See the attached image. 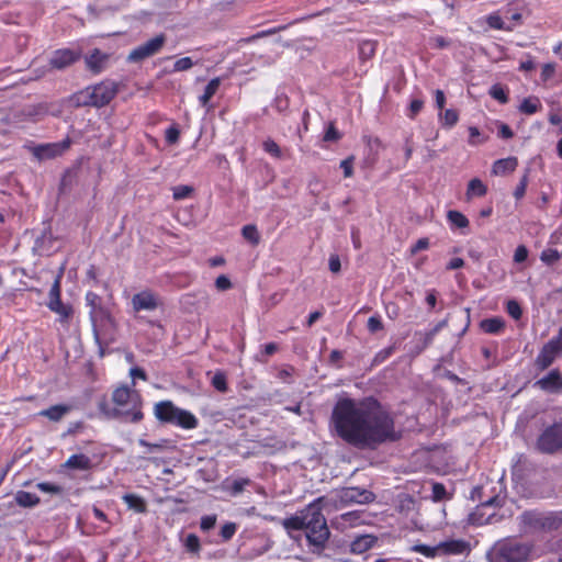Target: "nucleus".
<instances>
[{"instance_id": "79ce46f5", "label": "nucleus", "mask_w": 562, "mask_h": 562, "mask_svg": "<svg viewBox=\"0 0 562 562\" xmlns=\"http://www.w3.org/2000/svg\"><path fill=\"white\" fill-rule=\"evenodd\" d=\"M249 484H250L249 479L241 477V479L234 480L229 487V492L233 496H236V495L240 494L245 490V487Z\"/></svg>"}, {"instance_id": "c9c22d12", "label": "nucleus", "mask_w": 562, "mask_h": 562, "mask_svg": "<svg viewBox=\"0 0 562 562\" xmlns=\"http://www.w3.org/2000/svg\"><path fill=\"white\" fill-rule=\"evenodd\" d=\"M507 90L505 89V87H503L502 85L499 83H495L491 87L490 89V95L499 101L502 104H505L508 102V94H507Z\"/></svg>"}, {"instance_id": "393cba45", "label": "nucleus", "mask_w": 562, "mask_h": 562, "mask_svg": "<svg viewBox=\"0 0 562 562\" xmlns=\"http://www.w3.org/2000/svg\"><path fill=\"white\" fill-rule=\"evenodd\" d=\"M47 305L52 312L60 316L61 322L67 321L72 314V308L69 305H65L60 299L49 300Z\"/></svg>"}, {"instance_id": "aec40b11", "label": "nucleus", "mask_w": 562, "mask_h": 562, "mask_svg": "<svg viewBox=\"0 0 562 562\" xmlns=\"http://www.w3.org/2000/svg\"><path fill=\"white\" fill-rule=\"evenodd\" d=\"M63 467L67 469L88 471L92 468V461L83 453L72 454L67 459Z\"/></svg>"}, {"instance_id": "412c9836", "label": "nucleus", "mask_w": 562, "mask_h": 562, "mask_svg": "<svg viewBox=\"0 0 562 562\" xmlns=\"http://www.w3.org/2000/svg\"><path fill=\"white\" fill-rule=\"evenodd\" d=\"M307 520V507L304 508L300 515L291 516L281 521L282 526L290 532L291 530H305Z\"/></svg>"}, {"instance_id": "13d9d810", "label": "nucleus", "mask_w": 562, "mask_h": 562, "mask_svg": "<svg viewBox=\"0 0 562 562\" xmlns=\"http://www.w3.org/2000/svg\"><path fill=\"white\" fill-rule=\"evenodd\" d=\"M277 349H278V346L274 342H269V344L265 345L263 351L260 356H257V360H259L261 362H266L267 361L266 357L272 356L277 351Z\"/></svg>"}, {"instance_id": "a878e982", "label": "nucleus", "mask_w": 562, "mask_h": 562, "mask_svg": "<svg viewBox=\"0 0 562 562\" xmlns=\"http://www.w3.org/2000/svg\"><path fill=\"white\" fill-rule=\"evenodd\" d=\"M505 326V322L501 317L486 318L481 322V328L487 334H497Z\"/></svg>"}, {"instance_id": "7c9ffc66", "label": "nucleus", "mask_w": 562, "mask_h": 562, "mask_svg": "<svg viewBox=\"0 0 562 562\" xmlns=\"http://www.w3.org/2000/svg\"><path fill=\"white\" fill-rule=\"evenodd\" d=\"M555 357L557 353H554V351L549 350L546 346H543L542 350L537 357L536 362L541 369H546L553 362Z\"/></svg>"}, {"instance_id": "2f4dec72", "label": "nucleus", "mask_w": 562, "mask_h": 562, "mask_svg": "<svg viewBox=\"0 0 562 562\" xmlns=\"http://www.w3.org/2000/svg\"><path fill=\"white\" fill-rule=\"evenodd\" d=\"M447 218L458 228H465L469 226V220L459 211H448Z\"/></svg>"}, {"instance_id": "9d476101", "label": "nucleus", "mask_w": 562, "mask_h": 562, "mask_svg": "<svg viewBox=\"0 0 562 562\" xmlns=\"http://www.w3.org/2000/svg\"><path fill=\"white\" fill-rule=\"evenodd\" d=\"M92 97H94V106L101 108L111 102L117 92L116 83L110 80L102 81L93 87Z\"/></svg>"}, {"instance_id": "ddd939ff", "label": "nucleus", "mask_w": 562, "mask_h": 562, "mask_svg": "<svg viewBox=\"0 0 562 562\" xmlns=\"http://www.w3.org/2000/svg\"><path fill=\"white\" fill-rule=\"evenodd\" d=\"M110 56L98 48L92 49L85 56L86 68L92 74L103 71L109 63Z\"/></svg>"}, {"instance_id": "603ef678", "label": "nucleus", "mask_w": 562, "mask_h": 562, "mask_svg": "<svg viewBox=\"0 0 562 562\" xmlns=\"http://www.w3.org/2000/svg\"><path fill=\"white\" fill-rule=\"evenodd\" d=\"M193 66V61L190 57H183L178 59L173 65V71H186Z\"/></svg>"}, {"instance_id": "6e6552de", "label": "nucleus", "mask_w": 562, "mask_h": 562, "mask_svg": "<svg viewBox=\"0 0 562 562\" xmlns=\"http://www.w3.org/2000/svg\"><path fill=\"white\" fill-rule=\"evenodd\" d=\"M71 140L66 138L59 143H47L40 145H25L32 155L40 161L53 159L60 156L67 149H69Z\"/></svg>"}, {"instance_id": "5fc2aeb1", "label": "nucleus", "mask_w": 562, "mask_h": 562, "mask_svg": "<svg viewBox=\"0 0 562 562\" xmlns=\"http://www.w3.org/2000/svg\"><path fill=\"white\" fill-rule=\"evenodd\" d=\"M340 137H341L340 133L336 130L334 124L330 123L328 125L327 131L325 132V135H324L323 139L325 142H336V140L340 139Z\"/></svg>"}, {"instance_id": "6e6d98bb", "label": "nucleus", "mask_w": 562, "mask_h": 562, "mask_svg": "<svg viewBox=\"0 0 562 562\" xmlns=\"http://www.w3.org/2000/svg\"><path fill=\"white\" fill-rule=\"evenodd\" d=\"M368 330L370 333H376L379 330H382L383 329V324H382V321L379 316H371L369 319H368Z\"/></svg>"}, {"instance_id": "052dcab7", "label": "nucleus", "mask_w": 562, "mask_h": 562, "mask_svg": "<svg viewBox=\"0 0 562 562\" xmlns=\"http://www.w3.org/2000/svg\"><path fill=\"white\" fill-rule=\"evenodd\" d=\"M186 547L191 552H196L200 549V540L199 538L191 533L186 539Z\"/></svg>"}, {"instance_id": "e433bc0d", "label": "nucleus", "mask_w": 562, "mask_h": 562, "mask_svg": "<svg viewBox=\"0 0 562 562\" xmlns=\"http://www.w3.org/2000/svg\"><path fill=\"white\" fill-rule=\"evenodd\" d=\"M412 550L414 552L425 555L426 558L439 557L438 544L437 546L415 544L412 547Z\"/></svg>"}, {"instance_id": "680f3d73", "label": "nucleus", "mask_w": 562, "mask_h": 562, "mask_svg": "<svg viewBox=\"0 0 562 562\" xmlns=\"http://www.w3.org/2000/svg\"><path fill=\"white\" fill-rule=\"evenodd\" d=\"M352 165H353V156H350L340 162V168H342L344 175L346 178H349L352 176V173H353Z\"/></svg>"}, {"instance_id": "4d7b16f0", "label": "nucleus", "mask_w": 562, "mask_h": 562, "mask_svg": "<svg viewBox=\"0 0 562 562\" xmlns=\"http://www.w3.org/2000/svg\"><path fill=\"white\" fill-rule=\"evenodd\" d=\"M215 524H216L215 515L203 516L201 518L200 527L203 531H209L212 528H214Z\"/></svg>"}, {"instance_id": "338daca9", "label": "nucleus", "mask_w": 562, "mask_h": 562, "mask_svg": "<svg viewBox=\"0 0 562 562\" xmlns=\"http://www.w3.org/2000/svg\"><path fill=\"white\" fill-rule=\"evenodd\" d=\"M273 105H274V108L279 112H284L289 108V99H288V97H285V95H278L274 99Z\"/></svg>"}, {"instance_id": "6ab92c4d", "label": "nucleus", "mask_w": 562, "mask_h": 562, "mask_svg": "<svg viewBox=\"0 0 562 562\" xmlns=\"http://www.w3.org/2000/svg\"><path fill=\"white\" fill-rule=\"evenodd\" d=\"M376 542V538L371 535H361L357 537L350 544V552L361 554L371 549Z\"/></svg>"}, {"instance_id": "5701e85b", "label": "nucleus", "mask_w": 562, "mask_h": 562, "mask_svg": "<svg viewBox=\"0 0 562 562\" xmlns=\"http://www.w3.org/2000/svg\"><path fill=\"white\" fill-rule=\"evenodd\" d=\"M70 411L71 406L58 404L41 411L40 415L48 418L52 422H59Z\"/></svg>"}, {"instance_id": "0eeeda50", "label": "nucleus", "mask_w": 562, "mask_h": 562, "mask_svg": "<svg viewBox=\"0 0 562 562\" xmlns=\"http://www.w3.org/2000/svg\"><path fill=\"white\" fill-rule=\"evenodd\" d=\"M537 449L542 453H554L562 448V423L547 427L538 437Z\"/></svg>"}, {"instance_id": "b1692460", "label": "nucleus", "mask_w": 562, "mask_h": 562, "mask_svg": "<svg viewBox=\"0 0 562 562\" xmlns=\"http://www.w3.org/2000/svg\"><path fill=\"white\" fill-rule=\"evenodd\" d=\"M173 424L186 429H192L198 426V419L190 412L179 408Z\"/></svg>"}, {"instance_id": "0e129e2a", "label": "nucleus", "mask_w": 562, "mask_h": 562, "mask_svg": "<svg viewBox=\"0 0 562 562\" xmlns=\"http://www.w3.org/2000/svg\"><path fill=\"white\" fill-rule=\"evenodd\" d=\"M527 257H528V249L522 245L518 246L514 254V261L517 263H521L527 259Z\"/></svg>"}, {"instance_id": "39448f33", "label": "nucleus", "mask_w": 562, "mask_h": 562, "mask_svg": "<svg viewBox=\"0 0 562 562\" xmlns=\"http://www.w3.org/2000/svg\"><path fill=\"white\" fill-rule=\"evenodd\" d=\"M86 302L89 306V316L92 324L94 339L101 344L102 335H105L114 326L109 310L103 305L102 297L94 292L86 294Z\"/></svg>"}, {"instance_id": "3c124183", "label": "nucleus", "mask_w": 562, "mask_h": 562, "mask_svg": "<svg viewBox=\"0 0 562 562\" xmlns=\"http://www.w3.org/2000/svg\"><path fill=\"white\" fill-rule=\"evenodd\" d=\"M138 443L145 448H147L148 452H157V451H162L165 448H166V440H162L161 442H158V443H150L148 441H146L145 439H139L138 440Z\"/></svg>"}, {"instance_id": "423d86ee", "label": "nucleus", "mask_w": 562, "mask_h": 562, "mask_svg": "<svg viewBox=\"0 0 562 562\" xmlns=\"http://www.w3.org/2000/svg\"><path fill=\"white\" fill-rule=\"evenodd\" d=\"M519 519L526 531L549 532L558 530L562 525V517L558 513L527 510L520 515Z\"/></svg>"}, {"instance_id": "a211bd4d", "label": "nucleus", "mask_w": 562, "mask_h": 562, "mask_svg": "<svg viewBox=\"0 0 562 562\" xmlns=\"http://www.w3.org/2000/svg\"><path fill=\"white\" fill-rule=\"evenodd\" d=\"M91 92V87L78 91L69 97V103L75 108L94 106V97H92Z\"/></svg>"}, {"instance_id": "dca6fc26", "label": "nucleus", "mask_w": 562, "mask_h": 562, "mask_svg": "<svg viewBox=\"0 0 562 562\" xmlns=\"http://www.w3.org/2000/svg\"><path fill=\"white\" fill-rule=\"evenodd\" d=\"M132 305L135 312L139 311H154L157 306L156 296L149 291H143L134 294L132 297Z\"/></svg>"}, {"instance_id": "f8f14e48", "label": "nucleus", "mask_w": 562, "mask_h": 562, "mask_svg": "<svg viewBox=\"0 0 562 562\" xmlns=\"http://www.w3.org/2000/svg\"><path fill=\"white\" fill-rule=\"evenodd\" d=\"M339 499L345 504H369L374 499L373 493L359 487H347L340 491Z\"/></svg>"}, {"instance_id": "72a5a7b5", "label": "nucleus", "mask_w": 562, "mask_h": 562, "mask_svg": "<svg viewBox=\"0 0 562 562\" xmlns=\"http://www.w3.org/2000/svg\"><path fill=\"white\" fill-rule=\"evenodd\" d=\"M541 104L538 98H526L519 106V111L525 114H533L540 109Z\"/></svg>"}, {"instance_id": "2eb2a0df", "label": "nucleus", "mask_w": 562, "mask_h": 562, "mask_svg": "<svg viewBox=\"0 0 562 562\" xmlns=\"http://www.w3.org/2000/svg\"><path fill=\"white\" fill-rule=\"evenodd\" d=\"M536 385L548 393H559L562 390V374L559 370H551L546 376L536 382Z\"/></svg>"}, {"instance_id": "864d4df0", "label": "nucleus", "mask_w": 562, "mask_h": 562, "mask_svg": "<svg viewBox=\"0 0 562 562\" xmlns=\"http://www.w3.org/2000/svg\"><path fill=\"white\" fill-rule=\"evenodd\" d=\"M487 24L495 30H505V24L502 18L497 14H491L486 20Z\"/></svg>"}, {"instance_id": "20e7f679", "label": "nucleus", "mask_w": 562, "mask_h": 562, "mask_svg": "<svg viewBox=\"0 0 562 562\" xmlns=\"http://www.w3.org/2000/svg\"><path fill=\"white\" fill-rule=\"evenodd\" d=\"M532 544L515 538L498 540L488 552L490 562H529Z\"/></svg>"}, {"instance_id": "4c0bfd02", "label": "nucleus", "mask_w": 562, "mask_h": 562, "mask_svg": "<svg viewBox=\"0 0 562 562\" xmlns=\"http://www.w3.org/2000/svg\"><path fill=\"white\" fill-rule=\"evenodd\" d=\"M211 384L217 391L224 393L227 391L226 374L223 371H217L211 378Z\"/></svg>"}, {"instance_id": "a19ab883", "label": "nucleus", "mask_w": 562, "mask_h": 562, "mask_svg": "<svg viewBox=\"0 0 562 562\" xmlns=\"http://www.w3.org/2000/svg\"><path fill=\"white\" fill-rule=\"evenodd\" d=\"M265 151L270 154L271 156L276 158H282V150L280 149L279 145L273 140L268 138L262 144Z\"/></svg>"}, {"instance_id": "4be33fe9", "label": "nucleus", "mask_w": 562, "mask_h": 562, "mask_svg": "<svg viewBox=\"0 0 562 562\" xmlns=\"http://www.w3.org/2000/svg\"><path fill=\"white\" fill-rule=\"evenodd\" d=\"M518 165L516 157H508L498 159L493 164L492 172L495 176H505L508 172H513Z\"/></svg>"}, {"instance_id": "49530a36", "label": "nucleus", "mask_w": 562, "mask_h": 562, "mask_svg": "<svg viewBox=\"0 0 562 562\" xmlns=\"http://www.w3.org/2000/svg\"><path fill=\"white\" fill-rule=\"evenodd\" d=\"M284 29H285V26H280V27H277V29H270V30L261 31V32H259L257 34H254V35L249 36V37L243 38L241 42L250 43V42H254L256 40H259V38L272 35V34L277 33L278 31H281V30H284Z\"/></svg>"}, {"instance_id": "37998d69", "label": "nucleus", "mask_w": 562, "mask_h": 562, "mask_svg": "<svg viewBox=\"0 0 562 562\" xmlns=\"http://www.w3.org/2000/svg\"><path fill=\"white\" fill-rule=\"evenodd\" d=\"M459 119V114L456 110L447 109L445 113L441 115V120L443 122V125L448 127H452L457 124Z\"/></svg>"}, {"instance_id": "9b49d317", "label": "nucleus", "mask_w": 562, "mask_h": 562, "mask_svg": "<svg viewBox=\"0 0 562 562\" xmlns=\"http://www.w3.org/2000/svg\"><path fill=\"white\" fill-rule=\"evenodd\" d=\"M80 50H74L69 48L57 49L53 53L49 59V65L54 69L63 70L75 64L80 59Z\"/></svg>"}, {"instance_id": "bf43d9fd", "label": "nucleus", "mask_w": 562, "mask_h": 562, "mask_svg": "<svg viewBox=\"0 0 562 562\" xmlns=\"http://www.w3.org/2000/svg\"><path fill=\"white\" fill-rule=\"evenodd\" d=\"M527 183H528V175L526 173L522 176L519 184L516 187V189L514 191V196L517 200L521 199L525 195Z\"/></svg>"}, {"instance_id": "c03bdc74", "label": "nucleus", "mask_w": 562, "mask_h": 562, "mask_svg": "<svg viewBox=\"0 0 562 562\" xmlns=\"http://www.w3.org/2000/svg\"><path fill=\"white\" fill-rule=\"evenodd\" d=\"M172 191L175 200H182L188 198L193 192V188L190 186H177L172 189Z\"/></svg>"}, {"instance_id": "bb28decb", "label": "nucleus", "mask_w": 562, "mask_h": 562, "mask_svg": "<svg viewBox=\"0 0 562 562\" xmlns=\"http://www.w3.org/2000/svg\"><path fill=\"white\" fill-rule=\"evenodd\" d=\"M15 502L21 507H34L40 503V497L30 492L19 491L15 494Z\"/></svg>"}, {"instance_id": "774afa93", "label": "nucleus", "mask_w": 562, "mask_h": 562, "mask_svg": "<svg viewBox=\"0 0 562 562\" xmlns=\"http://www.w3.org/2000/svg\"><path fill=\"white\" fill-rule=\"evenodd\" d=\"M179 130L171 126L169 127L167 131H166V140L169 143V144H175L178 142L179 139Z\"/></svg>"}, {"instance_id": "7ed1b4c3", "label": "nucleus", "mask_w": 562, "mask_h": 562, "mask_svg": "<svg viewBox=\"0 0 562 562\" xmlns=\"http://www.w3.org/2000/svg\"><path fill=\"white\" fill-rule=\"evenodd\" d=\"M319 503L321 498L307 506V520L305 525L306 539L310 546L314 548V553H319L325 548L330 536Z\"/></svg>"}, {"instance_id": "cd10ccee", "label": "nucleus", "mask_w": 562, "mask_h": 562, "mask_svg": "<svg viewBox=\"0 0 562 562\" xmlns=\"http://www.w3.org/2000/svg\"><path fill=\"white\" fill-rule=\"evenodd\" d=\"M123 501L128 506V508L134 509L137 513L146 512L145 501L136 494H125L123 496Z\"/></svg>"}, {"instance_id": "1a4fd4ad", "label": "nucleus", "mask_w": 562, "mask_h": 562, "mask_svg": "<svg viewBox=\"0 0 562 562\" xmlns=\"http://www.w3.org/2000/svg\"><path fill=\"white\" fill-rule=\"evenodd\" d=\"M166 42V36L164 34H159L154 38L147 41L146 43L134 48L127 57V60L131 63H139L150 56L157 54L164 46Z\"/></svg>"}, {"instance_id": "f3484780", "label": "nucleus", "mask_w": 562, "mask_h": 562, "mask_svg": "<svg viewBox=\"0 0 562 562\" xmlns=\"http://www.w3.org/2000/svg\"><path fill=\"white\" fill-rule=\"evenodd\" d=\"M179 407L175 406L170 401H162L155 405V416L162 423L173 424Z\"/></svg>"}, {"instance_id": "4468645a", "label": "nucleus", "mask_w": 562, "mask_h": 562, "mask_svg": "<svg viewBox=\"0 0 562 562\" xmlns=\"http://www.w3.org/2000/svg\"><path fill=\"white\" fill-rule=\"evenodd\" d=\"M439 557L457 555L470 552V544L464 540L450 539L438 543Z\"/></svg>"}, {"instance_id": "f704fd0d", "label": "nucleus", "mask_w": 562, "mask_h": 562, "mask_svg": "<svg viewBox=\"0 0 562 562\" xmlns=\"http://www.w3.org/2000/svg\"><path fill=\"white\" fill-rule=\"evenodd\" d=\"M358 50L360 59H370L375 53V43L372 41H362L359 44Z\"/></svg>"}, {"instance_id": "c756f323", "label": "nucleus", "mask_w": 562, "mask_h": 562, "mask_svg": "<svg viewBox=\"0 0 562 562\" xmlns=\"http://www.w3.org/2000/svg\"><path fill=\"white\" fill-rule=\"evenodd\" d=\"M487 192L486 186L477 178L472 179L468 184L467 195L471 199L472 194L483 196Z\"/></svg>"}, {"instance_id": "58836bf2", "label": "nucleus", "mask_w": 562, "mask_h": 562, "mask_svg": "<svg viewBox=\"0 0 562 562\" xmlns=\"http://www.w3.org/2000/svg\"><path fill=\"white\" fill-rule=\"evenodd\" d=\"M560 258H561V254L557 249H553V248L544 249L540 256V259L549 266L557 262Z\"/></svg>"}, {"instance_id": "e2e57ef3", "label": "nucleus", "mask_w": 562, "mask_h": 562, "mask_svg": "<svg viewBox=\"0 0 562 562\" xmlns=\"http://www.w3.org/2000/svg\"><path fill=\"white\" fill-rule=\"evenodd\" d=\"M236 531V525L233 522L225 524L221 529V536L224 540H229Z\"/></svg>"}, {"instance_id": "f257e3e1", "label": "nucleus", "mask_w": 562, "mask_h": 562, "mask_svg": "<svg viewBox=\"0 0 562 562\" xmlns=\"http://www.w3.org/2000/svg\"><path fill=\"white\" fill-rule=\"evenodd\" d=\"M336 434L359 449H375L400 439L392 416L374 400H339L331 413Z\"/></svg>"}, {"instance_id": "f03ea898", "label": "nucleus", "mask_w": 562, "mask_h": 562, "mask_svg": "<svg viewBox=\"0 0 562 562\" xmlns=\"http://www.w3.org/2000/svg\"><path fill=\"white\" fill-rule=\"evenodd\" d=\"M112 400L116 405L112 411H104L109 418H119L123 422L138 423L143 419L140 398L136 392L122 386L114 390Z\"/></svg>"}, {"instance_id": "a18cd8bd", "label": "nucleus", "mask_w": 562, "mask_h": 562, "mask_svg": "<svg viewBox=\"0 0 562 562\" xmlns=\"http://www.w3.org/2000/svg\"><path fill=\"white\" fill-rule=\"evenodd\" d=\"M420 337V345L417 346V353H420L423 350H425L434 340V333L427 331V333H418L417 334Z\"/></svg>"}, {"instance_id": "c85d7f7f", "label": "nucleus", "mask_w": 562, "mask_h": 562, "mask_svg": "<svg viewBox=\"0 0 562 562\" xmlns=\"http://www.w3.org/2000/svg\"><path fill=\"white\" fill-rule=\"evenodd\" d=\"M220 85H221L220 78H214L207 83V86L205 87L204 93L200 97V102L203 106L207 105L209 101L212 99V97L218 90Z\"/></svg>"}, {"instance_id": "473e14b6", "label": "nucleus", "mask_w": 562, "mask_h": 562, "mask_svg": "<svg viewBox=\"0 0 562 562\" xmlns=\"http://www.w3.org/2000/svg\"><path fill=\"white\" fill-rule=\"evenodd\" d=\"M243 237L248 240L251 245L256 246L260 241V235L255 225H245L241 229Z\"/></svg>"}, {"instance_id": "8fccbe9b", "label": "nucleus", "mask_w": 562, "mask_h": 562, "mask_svg": "<svg viewBox=\"0 0 562 562\" xmlns=\"http://www.w3.org/2000/svg\"><path fill=\"white\" fill-rule=\"evenodd\" d=\"M507 313L514 318L519 319L522 315V311L518 302L512 300L507 303Z\"/></svg>"}, {"instance_id": "ea45409f", "label": "nucleus", "mask_w": 562, "mask_h": 562, "mask_svg": "<svg viewBox=\"0 0 562 562\" xmlns=\"http://www.w3.org/2000/svg\"><path fill=\"white\" fill-rule=\"evenodd\" d=\"M544 346L557 355L562 352V326L560 327L558 335L550 339Z\"/></svg>"}, {"instance_id": "69168bd1", "label": "nucleus", "mask_w": 562, "mask_h": 562, "mask_svg": "<svg viewBox=\"0 0 562 562\" xmlns=\"http://www.w3.org/2000/svg\"><path fill=\"white\" fill-rule=\"evenodd\" d=\"M215 286L220 291H225L232 288V282L226 276H220L215 280Z\"/></svg>"}, {"instance_id": "09e8293b", "label": "nucleus", "mask_w": 562, "mask_h": 562, "mask_svg": "<svg viewBox=\"0 0 562 562\" xmlns=\"http://www.w3.org/2000/svg\"><path fill=\"white\" fill-rule=\"evenodd\" d=\"M431 490H432V496L431 497H432V499L435 502H440V501L446 498L447 492H446V487H445L443 484H441V483H434Z\"/></svg>"}, {"instance_id": "de8ad7c7", "label": "nucleus", "mask_w": 562, "mask_h": 562, "mask_svg": "<svg viewBox=\"0 0 562 562\" xmlns=\"http://www.w3.org/2000/svg\"><path fill=\"white\" fill-rule=\"evenodd\" d=\"M36 486L40 491H42L44 493H50V494H57V495L63 493V487L59 485L53 484V483L42 482V483H38Z\"/></svg>"}]
</instances>
